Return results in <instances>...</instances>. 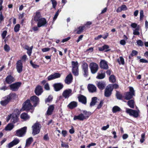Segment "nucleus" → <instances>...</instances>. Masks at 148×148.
Segmentation results:
<instances>
[{
	"label": "nucleus",
	"instance_id": "12",
	"mask_svg": "<svg viewBox=\"0 0 148 148\" xmlns=\"http://www.w3.org/2000/svg\"><path fill=\"white\" fill-rule=\"evenodd\" d=\"M88 65L86 62H84L82 65V68L84 72L83 75L85 77H86L88 75Z\"/></svg>",
	"mask_w": 148,
	"mask_h": 148
},
{
	"label": "nucleus",
	"instance_id": "25",
	"mask_svg": "<svg viewBox=\"0 0 148 148\" xmlns=\"http://www.w3.org/2000/svg\"><path fill=\"white\" fill-rule=\"evenodd\" d=\"M79 101L84 104L86 103V98L84 96L80 95L78 97Z\"/></svg>",
	"mask_w": 148,
	"mask_h": 148
},
{
	"label": "nucleus",
	"instance_id": "23",
	"mask_svg": "<svg viewBox=\"0 0 148 148\" xmlns=\"http://www.w3.org/2000/svg\"><path fill=\"white\" fill-rule=\"evenodd\" d=\"M88 88L89 91L91 92H95L97 90L96 87L92 84H89L88 86Z\"/></svg>",
	"mask_w": 148,
	"mask_h": 148
},
{
	"label": "nucleus",
	"instance_id": "16",
	"mask_svg": "<svg viewBox=\"0 0 148 148\" xmlns=\"http://www.w3.org/2000/svg\"><path fill=\"white\" fill-rule=\"evenodd\" d=\"M47 23L46 19L44 18H42L38 21L37 23V26L39 27L44 26Z\"/></svg>",
	"mask_w": 148,
	"mask_h": 148
},
{
	"label": "nucleus",
	"instance_id": "2",
	"mask_svg": "<svg viewBox=\"0 0 148 148\" xmlns=\"http://www.w3.org/2000/svg\"><path fill=\"white\" fill-rule=\"evenodd\" d=\"M18 111L17 114H16L14 111V113L9 115L6 118L7 121L8 122L10 119L11 122L15 123L18 121V115L20 114V112L17 110H16V111Z\"/></svg>",
	"mask_w": 148,
	"mask_h": 148
},
{
	"label": "nucleus",
	"instance_id": "11",
	"mask_svg": "<svg viewBox=\"0 0 148 148\" xmlns=\"http://www.w3.org/2000/svg\"><path fill=\"white\" fill-rule=\"evenodd\" d=\"M16 65V69L17 72L19 73H21L22 71L23 67L22 60H19L17 61Z\"/></svg>",
	"mask_w": 148,
	"mask_h": 148
},
{
	"label": "nucleus",
	"instance_id": "29",
	"mask_svg": "<svg viewBox=\"0 0 148 148\" xmlns=\"http://www.w3.org/2000/svg\"><path fill=\"white\" fill-rule=\"evenodd\" d=\"M42 18H41V14L40 12H36V15L34 16V20L35 21L38 22Z\"/></svg>",
	"mask_w": 148,
	"mask_h": 148
},
{
	"label": "nucleus",
	"instance_id": "63",
	"mask_svg": "<svg viewBox=\"0 0 148 148\" xmlns=\"http://www.w3.org/2000/svg\"><path fill=\"white\" fill-rule=\"evenodd\" d=\"M109 125L108 124L106 126H103L101 128V129L103 130H106L107 129L109 128Z\"/></svg>",
	"mask_w": 148,
	"mask_h": 148
},
{
	"label": "nucleus",
	"instance_id": "35",
	"mask_svg": "<svg viewBox=\"0 0 148 148\" xmlns=\"http://www.w3.org/2000/svg\"><path fill=\"white\" fill-rule=\"evenodd\" d=\"M85 26H80L77 28L78 30L77 31L76 33L77 34H79L81 33L84 29Z\"/></svg>",
	"mask_w": 148,
	"mask_h": 148
},
{
	"label": "nucleus",
	"instance_id": "33",
	"mask_svg": "<svg viewBox=\"0 0 148 148\" xmlns=\"http://www.w3.org/2000/svg\"><path fill=\"white\" fill-rule=\"evenodd\" d=\"M14 127V126L13 124L9 123L5 127V130L7 131H10Z\"/></svg>",
	"mask_w": 148,
	"mask_h": 148
},
{
	"label": "nucleus",
	"instance_id": "4",
	"mask_svg": "<svg viewBox=\"0 0 148 148\" xmlns=\"http://www.w3.org/2000/svg\"><path fill=\"white\" fill-rule=\"evenodd\" d=\"M126 112L130 115L132 116L134 118H137L138 116L140 111L139 110H136L126 108Z\"/></svg>",
	"mask_w": 148,
	"mask_h": 148
},
{
	"label": "nucleus",
	"instance_id": "43",
	"mask_svg": "<svg viewBox=\"0 0 148 148\" xmlns=\"http://www.w3.org/2000/svg\"><path fill=\"white\" fill-rule=\"evenodd\" d=\"M83 113L85 115V116H86V119L88 118L91 114V113L90 112H88L86 111H84Z\"/></svg>",
	"mask_w": 148,
	"mask_h": 148
},
{
	"label": "nucleus",
	"instance_id": "51",
	"mask_svg": "<svg viewBox=\"0 0 148 148\" xmlns=\"http://www.w3.org/2000/svg\"><path fill=\"white\" fill-rule=\"evenodd\" d=\"M30 63L31 65L34 68H36L39 67V65L34 64L32 60L30 61Z\"/></svg>",
	"mask_w": 148,
	"mask_h": 148
},
{
	"label": "nucleus",
	"instance_id": "9",
	"mask_svg": "<svg viewBox=\"0 0 148 148\" xmlns=\"http://www.w3.org/2000/svg\"><path fill=\"white\" fill-rule=\"evenodd\" d=\"M33 107L30 103L29 100H27L23 103V110H29L32 109Z\"/></svg>",
	"mask_w": 148,
	"mask_h": 148
},
{
	"label": "nucleus",
	"instance_id": "42",
	"mask_svg": "<svg viewBox=\"0 0 148 148\" xmlns=\"http://www.w3.org/2000/svg\"><path fill=\"white\" fill-rule=\"evenodd\" d=\"M20 25L19 24H16L14 27V30L15 32H17L19 30Z\"/></svg>",
	"mask_w": 148,
	"mask_h": 148
},
{
	"label": "nucleus",
	"instance_id": "17",
	"mask_svg": "<svg viewBox=\"0 0 148 148\" xmlns=\"http://www.w3.org/2000/svg\"><path fill=\"white\" fill-rule=\"evenodd\" d=\"M61 74L59 73H55L53 74H51L47 77L48 80H51L60 77Z\"/></svg>",
	"mask_w": 148,
	"mask_h": 148
},
{
	"label": "nucleus",
	"instance_id": "64",
	"mask_svg": "<svg viewBox=\"0 0 148 148\" xmlns=\"http://www.w3.org/2000/svg\"><path fill=\"white\" fill-rule=\"evenodd\" d=\"M120 44L122 45H125L126 44V42L124 40H121L120 41Z\"/></svg>",
	"mask_w": 148,
	"mask_h": 148
},
{
	"label": "nucleus",
	"instance_id": "37",
	"mask_svg": "<svg viewBox=\"0 0 148 148\" xmlns=\"http://www.w3.org/2000/svg\"><path fill=\"white\" fill-rule=\"evenodd\" d=\"M33 141V138L32 137H30L27 139L26 140V146L30 145Z\"/></svg>",
	"mask_w": 148,
	"mask_h": 148
},
{
	"label": "nucleus",
	"instance_id": "46",
	"mask_svg": "<svg viewBox=\"0 0 148 148\" xmlns=\"http://www.w3.org/2000/svg\"><path fill=\"white\" fill-rule=\"evenodd\" d=\"M4 50L7 52L9 51L10 50L9 46L7 44H5L4 45Z\"/></svg>",
	"mask_w": 148,
	"mask_h": 148
},
{
	"label": "nucleus",
	"instance_id": "22",
	"mask_svg": "<svg viewBox=\"0 0 148 148\" xmlns=\"http://www.w3.org/2000/svg\"><path fill=\"white\" fill-rule=\"evenodd\" d=\"M35 92L36 95L38 96L40 95L43 92L42 87L39 85L35 89Z\"/></svg>",
	"mask_w": 148,
	"mask_h": 148
},
{
	"label": "nucleus",
	"instance_id": "10",
	"mask_svg": "<svg viewBox=\"0 0 148 148\" xmlns=\"http://www.w3.org/2000/svg\"><path fill=\"white\" fill-rule=\"evenodd\" d=\"M73 94L72 90L70 89H68L64 90L62 93V96L65 99L68 98Z\"/></svg>",
	"mask_w": 148,
	"mask_h": 148
},
{
	"label": "nucleus",
	"instance_id": "38",
	"mask_svg": "<svg viewBox=\"0 0 148 148\" xmlns=\"http://www.w3.org/2000/svg\"><path fill=\"white\" fill-rule=\"evenodd\" d=\"M121 108L117 106H114L112 108V112L113 113H116L118 111H119L121 110Z\"/></svg>",
	"mask_w": 148,
	"mask_h": 148
},
{
	"label": "nucleus",
	"instance_id": "62",
	"mask_svg": "<svg viewBox=\"0 0 148 148\" xmlns=\"http://www.w3.org/2000/svg\"><path fill=\"white\" fill-rule=\"evenodd\" d=\"M4 19L3 16L2 15V12H0V22L1 23Z\"/></svg>",
	"mask_w": 148,
	"mask_h": 148
},
{
	"label": "nucleus",
	"instance_id": "18",
	"mask_svg": "<svg viewBox=\"0 0 148 148\" xmlns=\"http://www.w3.org/2000/svg\"><path fill=\"white\" fill-rule=\"evenodd\" d=\"M20 140L18 138H15L12 142L9 143L7 147L8 148H10L13 147L14 146L17 144L19 142Z\"/></svg>",
	"mask_w": 148,
	"mask_h": 148
},
{
	"label": "nucleus",
	"instance_id": "21",
	"mask_svg": "<svg viewBox=\"0 0 148 148\" xmlns=\"http://www.w3.org/2000/svg\"><path fill=\"white\" fill-rule=\"evenodd\" d=\"M86 119V116L82 114H81L77 116H75L73 118V120L74 121L78 120L80 121H83Z\"/></svg>",
	"mask_w": 148,
	"mask_h": 148
},
{
	"label": "nucleus",
	"instance_id": "26",
	"mask_svg": "<svg viewBox=\"0 0 148 148\" xmlns=\"http://www.w3.org/2000/svg\"><path fill=\"white\" fill-rule=\"evenodd\" d=\"M15 79L14 77L11 75H9L6 78L5 81L8 84H11L14 81Z\"/></svg>",
	"mask_w": 148,
	"mask_h": 148
},
{
	"label": "nucleus",
	"instance_id": "44",
	"mask_svg": "<svg viewBox=\"0 0 148 148\" xmlns=\"http://www.w3.org/2000/svg\"><path fill=\"white\" fill-rule=\"evenodd\" d=\"M105 77V74L103 73L99 74L97 76V78L99 79H102Z\"/></svg>",
	"mask_w": 148,
	"mask_h": 148
},
{
	"label": "nucleus",
	"instance_id": "6",
	"mask_svg": "<svg viewBox=\"0 0 148 148\" xmlns=\"http://www.w3.org/2000/svg\"><path fill=\"white\" fill-rule=\"evenodd\" d=\"M72 71L73 74L75 76L78 75V65L77 61H72Z\"/></svg>",
	"mask_w": 148,
	"mask_h": 148
},
{
	"label": "nucleus",
	"instance_id": "57",
	"mask_svg": "<svg viewBox=\"0 0 148 148\" xmlns=\"http://www.w3.org/2000/svg\"><path fill=\"white\" fill-rule=\"evenodd\" d=\"M122 10H126L127 9L126 6L125 5H123L121 6Z\"/></svg>",
	"mask_w": 148,
	"mask_h": 148
},
{
	"label": "nucleus",
	"instance_id": "61",
	"mask_svg": "<svg viewBox=\"0 0 148 148\" xmlns=\"http://www.w3.org/2000/svg\"><path fill=\"white\" fill-rule=\"evenodd\" d=\"M50 49L48 48H45L42 49V51L43 52H46L49 51Z\"/></svg>",
	"mask_w": 148,
	"mask_h": 148
},
{
	"label": "nucleus",
	"instance_id": "39",
	"mask_svg": "<svg viewBox=\"0 0 148 148\" xmlns=\"http://www.w3.org/2000/svg\"><path fill=\"white\" fill-rule=\"evenodd\" d=\"M97 98L96 97H93L92 98V101L90 104V106H94L96 102Z\"/></svg>",
	"mask_w": 148,
	"mask_h": 148
},
{
	"label": "nucleus",
	"instance_id": "7",
	"mask_svg": "<svg viewBox=\"0 0 148 148\" xmlns=\"http://www.w3.org/2000/svg\"><path fill=\"white\" fill-rule=\"evenodd\" d=\"M40 125L38 123H36L32 126V134L34 135H35L38 134L40 131Z\"/></svg>",
	"mask_w": 148,
	"mask_h": 148
},
{
	"label": "nucleus",
	"instance_id": "40",
	"mask_svg": "<svg viewBox=\"0 0 148 148\" xmlns=\"http://www.w3.org/2000/svg\"><path fill=\"white\" fill-rule=\"evenodd\" d=\"M109 80L110 82L114 83L116 80L115 76L113 75H111L109 77Z\"/></svg>",
	"mask_w": 148,
	"mask_h": 148
},
{
	"label": "nucleus",
	"instance_id": "24",
	"mask_svg": "<svg viewBox=\"0 0 148 148\" xmlns=\"http://www.w3.org/2000/svg\"><path fill=\"white\" fill-rule=\"evenodd\" d=\"M73 79L72 76L71 74H69L66 77L65 82L68 84H70L72 82Z\"/></svg>",
	"mask_w": 148,
	"mask_h": 148
},
{
	"label": "nucleus",
	"instance_id": "36",
	"mask_svg": "<svg viewBox=\"0 0 148 148\" xmlns=\"http://www.w3.org/2000/svg\"><path fill=\"white\" fill-rule=\"evenodd\" d=\"M139 26L138 25L136 28L134 29L133 30V34L134 35H139L140 34V33L139 32Z\"/></svg>",
	"mask_w": 148,
	"mask_h": 148
},
{
	"label": "nucleus",
	"instance_id": "31",
	"mask_svg": "<svg viewBox=\"0 0 148 148\" xmlns=\"http://www.w3.org/2000/svg\"><path fill=\"white\" fill-rule=\"evenodd\" d=\"M21 119L26 121L29 119L30 117L27 114L25 113H22L21 115Z\"/></svg>",
	"mask_w": 148,
	"mask_h": 148
},
{
	"label": "nucleus",
	"instance_id": "34",
	"mask_svg": "<svg viewBox=\"0 0 148 148\" xmlns=\"http://www.w3.org/2000/svg\"><path fill=\"white\" fill-rule=\"evenodd\" d=\"M32 46L30 47H29L28 46H27L25 47V49L27 50V53L29 56L31 55V53H32Z\"/></svg>",
	"mask_w": 148,
	"mask_h": 148
},
{
	"label": "nucleus",
	"instance_id": "20",
	"mask_svg": "<svg viewBox=\"0 0 148 148\" xmlns=\"http://www.w3.org/2000/svg\"><path fill=\"white\" fill-rule=\"evenodd\" d=\"M100 66L101 69H108L107 62L104 60H102L100 62Z\"/></svg>",
	"mask_w": 148,
	"mask_h": 148
},
{
	"label": "nucleus",
	"instance_id": "1",
	"mask_svg": "<svg viewBox=\"0 0 148 148\" xmlns=\"http://www.w3.org/2000/svg\"><path fill=\"white\" fill-rule=\"evenodd\" d=\"M16 95L15 93H11L7 96L3 98L0 103L2 106H5L7 105L12 99H14L16 97Z\"/></svg>",
	"mask_w": 148,
	"mask_h": 148
},
{
	"label": "nucleus",
	"instance_id": "60",
	"mask_svg": "<svg viewBox=\"0 0 148 148\" xmlns=\"http://www.w3.org/2000/svg\"><path fill=\"white\" fill-rule=\"evenodd\" d=\"M103 103V101H101L100 102L97 108V109H99L102 106Z\"/></svg>",
	"mask_w": 148,
	"mask_h": 148
},
{
	"label": "nucleus",
	"instance_id": "15",
	"mask_svg": "<svg viewBox=\"0 0 148 148\" xmlns=\"http://www.w3.org/2000/svg\"><path fill=\"white\" fill-rule=\"evenodd\" d=\"M53 86L55 90L56 91L60 90L63 88L64 86L63 84L61 83L55 84H53Z\"/></svg>",
	"mask_w": 148,
	"mask_h": 148
},
{
	"label": "nucleus",
	"instance_id": "52",
	"mask_svg": "<svg viewBox=\"0 0 148 148\" xmlns=\"http://www.w3.org/2000/svg\"><path fill=\"white\" fill-rule=\"evenodd\" d=\"M52 2L53 7V8H55L57 5V2L55 0H51Z\"/></svg>",
	"mask_w": 148,
	"mask_h": 148
},
{
	"label": "nucleus",
	"instance_id": "5",
	"mask_svg": "<svg viewBox=\"0 0 148 148\" xmlns=\"http://www.w3.org/2000/svg\"><path fill=\"white\" fill-rule=\"evenodd\" d=\"M27 129V127H24L16 130V134L15 135L20 137L23 136L26 134Z\"/></svg>",
	"mask_w": 148,
	"mask_h": 148
},
{
	"label": "nucleus",
	"instance_id": "47",
	"mask_svg": "<svg viewBox=\"0 0 148 148\" xmlns=\"http://www.w3.org/2000/svg\"><path fill=\"white\" fill-rule=\"evenodd\" d=\"M145 133L142 134L141 135V138L140 140L141 143H143L145 141Z\"/></svg>",
	"mask_w": 148,
	"mask_h": 148
},
{
	"label": "nucleus",
	"instance_id": "30",
	"mask_svg": "<svg viewBox=\"0 0 148 148\" xmlns=\"http://www.w3.org/2000/svg\"><path fill=\"white\" fill-rule=\"evenodd\" d=\"M105 83L104 82H99L97 84L98 87L100 90H103L105 88Z\"/></svg>",
	"mask_w": 148,
	"mask_h": 148
},
{
	"label": "nucleus",
	"instance_id": "32",
	"mask_svg": "<svg viewBox=\"0 0 148 148\" xmlns=\"http://www.w3.org/2000/svg\"><path fill=\"white\" fill-rule=\"evenodd\" d=\"M134 102L133 99L129 100L127 102V105L131 108H134Z\"/></svg>",
	"mask_w": 148,
	"mask_h": 148
},
{
	"label": "nucleus",
	"instance_id": "48",
	"mask_svg": "<svg viewBox=\"0 0 148 148\" xmlns=\"http://www.w3.org/2000/svg\"><path fill=\"white\" fill-rule=\"evenodd\" d=\"M138 46H143V42L141 40H139L136 42Z\"/></svg>",
	"mask_w": 148,
	"mask_h": 148
},
{
	"label": "nucleus",
	"instance_id": "45",
	"mask_svg": "<svg viewBox=\"0 0 148 148\" xmlns=\"http://www.w3.org/2000/svg\"><path fill=\"white\" fill-rule=\"evenodd\" d=\"M144 16L143 10H141L140 12V21H142L143 20Z\"/></svg>",
	"mask_w": 148,
	"mask_h": 148
},
{
	"label": "nucleus",
	"instance_id": "19",
	"mask_svg": "<svg viewBox=\"0 0 148 148\" xmlns=\"http://www.w3.org/2000/svg\"><path fill=\"white\" fill-rule=\"evenodd\" d=\"M30 99L34 103V107L36 106L39 103V99L36 96H34L31 97Z\"/></svg>",
	"mask_w": 148,
	"mask_h": 148
},
{
	"label": "nucleus",
	"instance_id": "54",
	"mask_svg": "<svg viewBox=\"0 0 148 148\" xmlns=\"http://www.w3.org/2000/svg\"><path fill=\"white\" fill-rule=\"evenodd\" d=\"M116 96L117 98L119 99H121L122 97V95L118 92L116 93Z\"/></svg>",
	"mask_w": 148,
	"mask_h": 148
},
{
	"label": "nucleus",
	"instance_id": "55",
	"mask_svg": "<svg viewBox=\"0 0 148 148\" xmlns=\"http://www.w3.org/2000/svg\"><path fill=\"white\" fill-rule=\"evenodd\" d=\"M7 33V32L6 31H4L3 32L2 34V36L3 39H4Z\"/></svg>",
	"mask_w": 148,
	"mask_h": 148
},
{
	"label": "nucleus",
	"instance_id": "13",
	"mask_svg": "<svg viewBox=\"0 0 148 148\" xmlns=\"http://www.w3.org/2000/svg\"><path fill=\"white\" fill-rule=\"evenodd\" d=\"M112 89L111 88V87L109 85L107 86L105 90V96L106 97H110L112 94Z\"/></svg>",
	"mask_w": 148,
	"mask_h": 148
},
{
	"label": "nucleus",
	"instance_id": "3",
	"mask_svg": "<svg viewBox=\"0 0 148 148\" xmlns=\"http://www.w3.org/2000/svg\"><path fill=\"white\" fill-rule=\"evenodd\" d=\"M135 96V92L132 87H130V91L125 92L124 97L125 99L129 100L132 99L133 96Z\"/></svg>",
	"mask_w": 148,
	"mask_h": 148
},
{
	"label": "nucleus",
	"instance_id": "58",
	"mask_svg": "<svg viewBox=\"0 0 148 148\" xmlns=\"http://www.w3.org/2000/svg\"><path fill=\"white\" fill-rule=\"evenodd\" d=\"M61 146L62 147H65L67 148L69 147L68 145L67 144H65L62 141L61 142Z\"/></svg>",
	"mask_w": 148,
	"mask_h": 148
},
{
	"label": "nucleus",
	"instance_id": "14",
	"mask_svg": "<svg viewBox=\"0 0 148 148\" xmlns=\"http://www.w3.org/2000/svg\"><path fill=\"white\" fill-rule=\"evenodd\" d=\"M21 85L20 82H16L10 85V89L12 90L15 91L17 90Z\"/></svg>",
	"mask_w": 148,
	"mask_h": 148
},
{
	"label": "nucleus",
	"instance_id": "41",
	"mask_svg": "<svg viewBox=\"0 0 148 148\" xmlns=\"http://www.w3.org/2000/svg\"><path fill=\"white\" fill-rule=\"evenodd\" d=\"M119 58V59H118L117 60V61L119 64H121L123 65L124 64V58L121 56Z\"/></svg>",
	"mask_w": 148,
	"mask_h": 148
},
{
	"label": "nucleus",
	"instance_id": "53",
	"mask_svg": "<svg viewBox=\"0 0 148 148\" xmlns=\"http://www.w3.org/2000/svg\"><path fill=\"white\" fill-rule=\"evenodd\" d=\"M138 54V52L136 50H133L132 51L131 55L132 56H133L137 55Z\"/></svg>",
	"mask_w": 148,
	"mask_h": 148
},
{
	"label": "nucleus",
	"instance_id": "8",
	"mask_svg": "<svg viewBox=\"0 0 148 148\" xmlns=\"http://www.w3.org/2000/svg\"><path fill=\"white\" fill-rule=\"evenodd\" d=\"M89 67L91 73L93 74L97 72L99 68L98 65L94 62L91 63L90 64Z\"/></svg>",
	"mask_w": 148,
	"mask_h": 148
},
{
	"label": "nucleus",
	"instance_id": "27",
	"mask_svg": "<svg viewBox=\"0 0 148 148\" xmlns=\"http://www.w3.org/2000/svg\"><path fill=\"white\" fill-rule=\"evenodd\" d=\"M54 109V106L51 105L49 106L47 111L46 114L48 115H50L52 114V113Z\"/></svg>",
	"mask_w": 148,
	"mask_h": 148
},
{
	"label": "nucleus",
	"instance_id": "28",
	"mask_svg": "<svg viewBox=\"0 0 148 148\" xmlns=\"http://www.w3.org/2000/svg\"><path fill=\"white\" fill-rule=\"evenodd\" d=\"M77 103L75 101L71 102L68 105V107L71 109H72L76 107L77 106Z\"/></svg>",
	"mask_w": 148,
	"mask_h": 148
},
{
	"label": "nucleus",
	"instance_id": "49",
	"mask_svg": "<svg viewBox=\"0 0 148 148\" xmlns=\"http://www.w3.org/2000/svg\"><path fill=\"white\" fill-rule=\"evenodd\" d=\"M52 99V97L51 96H49L45 100L46 103L50 102Z\"/></svg>",
	"mask_w": 148,
	"mask_h": 148
},
{
	"label": "nucleus",
	"instance_id": "56",
	"mask_svg": "<svg viewBox=\"0 0 148 148\" xmlns=\"http://www.w3.org/2000/svg\"><path fill=\"white\" fill-rule=\"evenodd\" d=\"M131 26L134 28H136V27H137L138 26L137 25V24L135 23H132L131 25Z\"/></svg>",
	"mask_w": 148,
	"mask_h": 148
},
{
	"label": "nucleus",
	"instance_id": "59",
	"mask_svg": "<svg viewBox=\"0 0 148 148\" xmlns=\"http://www.w3.org/2000/svg\"><path fill=\"white\" fill-rule=\"evenodd\" d=\"M44 88H45L47 90H49L50 88L48 83H46V84L45 85Z\"/></svg>",
	"mask_w": 148,
	"mask_h": 148
},
{
	"label": "nucleus",
	"instance_id": "50",
	"mask_svg": "<svg viewBox=\"0 0 148 148\" xmlns=\"http://www.w3.org/2000/svg\"><path fill=\"white\" fill-rule=\"evenodd\" d=\"M109 85L111 87V88L112 89V90L114 88L116 89L118 88L119 87L118 85L116 84H109Z\"/></svg>",
	"mask_w": 148,
	"mask_h": 148
}]
</instances>
